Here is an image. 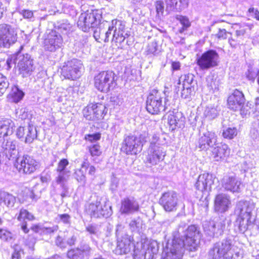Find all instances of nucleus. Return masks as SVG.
<instances>
[{
  "mask_svg": "<svg viewBox=\"0 0 259 259\" xmlns=\"http://www.w3.org/2000/svg\"><path fill=\"white\" fill-rule=\"evenodd\" d=\"M133 246L131 237L125 236L118 240L117 246L114 251L115 254L119 255L127 254L130 252Z\"/></svg>",
  "mask_w": 259,
  "mask_h": 259,
  "instance_id": "nucleus-25",
  "label": "nucleus"
},
{
  "mask_svg": "<svg viewBox=\"0 0 259 259\" xmlns=\"http://www.w3.org/2000/svg\"><path fill=\"white\" fill-rule=\"evenodd\" d=\"M7 79L3 74L0 73V96L2 95L9 87Z\"/></svg>",
  "mask_w": 259,
  "mask_h": 259,
  "instance_id": "nucleus-47",
  "label": "nucleus"
},
{
  "mask_svg": "<svg viewBox=\"0 0 259 259\" xmlns=\"http://www.w3.org/2000/svg\"><path fill=\"white\" fill-rule=\"evenodd\" d=\"M102 18L100 11L97 10L88 11L81 13L77 21V26L84 32L89 31L97 26Z\"/></svg>",
  "mask_w": 259,
  "mask_h": 259,
  "instance_id": "nucleus-5",
  "label": "nucleus"
},
{
  "mask_svg": "<svg viewBox=\"0 0 259 259\" xmlns=\"http://www.w3.org/2000/svg\"><path fill=\"white\" fill-rule=\"evenodd\" d=\"M166 151L159 142V139L154 135L147 151L145 161L151 165H156L162 161L166 156Z\"/></svg>",
  "mask_w": 259,
  "mask_h": 259,
  "instance_id": "nucleus-3",
  "label": "nucleus"
},
{
  "mask_svg": "<svg viewBox=\"0 0 259 259\" xmlns=\"http://www.w3.org/2000/svg\"><path fill=\"white\" fill-rule=\"evenodd\" d=\"M219 55L213 50H209L197 59V64L202 70H207L218 65Z\"/></svg>",
  "mask_w": 259,
  "mask_h": 259,
  "instance_id": "nucleus-13",
  "label": "nucleus"
},
{
  "mask_svg": "<svg viewBox=\"0 0 259 259\" xmlns=\"http://www.w3.org/2000/svg\"><path fill=\"white\" fill-rule=\"evenodd\" d=\"M185 240L174 236L171 243L168 242L164 249L162 259H181L184 248L190 251L196 249L200 238L199 231L194 225L189 226L185 234Z\"/></svg>",
  "mask_w": 259,
  "mask_h": 259,
  "instance_id": "nucleus-1",
  "label": "nucleus"
},
{
  "mask_svg": "<svg viewBox=\"0 0 259 259\" xmlns=\"http://www.w3.org/2000/svg\"><path fill=\"white\" fill-rule=\"evenodd\" d=\"M86 230L90 234H95L97 232L96 227L92 225H90L86 227Z\"/></svg>",
  "mask_w": 259,
  "mask_h": 259,
  "instance_id": "nucleus-62",
  "label": "nucleus"
},
{
  "mask_svg": "<svg viewBox=\"0 0 259 259\" xmlns=\"http://www.w3.org/2000/svg\"><path fill=\"white\" fill-rule=\"evenodd\" d=\"M17 40V29L7 24L0 25V47L9 48Z\"/></svg>",
  "mask_w": 259,
  "mask_h": 259,
  "instance_id": "nucleus-9",
  "label": "nucleus"
},
{
  "mask_svg": "<svg viewBox=\"0 0 259 259\" xmlns=\"http://www.w3.org/2000/svg\"><path fill=\"white\" fill-rule=\"evenodd\" d=\"M22 252V251H16L15 250V252L12 255V259H20Z\"/></svg>",
  "mask_w": 259,
  "mask_h": 259,
  "instance_id": "nucleus-64",
  "label": "nucleus"
},
{
  "mask_svg": "<svg viewBox=\"0 0 259 259\" xmlns=\"http://www.w3.org/2000/svg\"><path fill=\"white\" fill-rule=\"evenodd\" d=\"M245 98L242 92L235 90L229 96L228 98V108L234 111H240V114L242 116L249 114L248 110V103L244 106Z\"/></svg>",
  "mask_w": 259,
  "mask_h": 259,
  "instance_id": "nucleus-7",
  "label": "nucleus"
},
{
  "mask_svg": "<svg viewBox=\"0 0 259 259\" xmlns=\"http://www.w3.org/2000/svg\"><path fill=\"white\" fill-rule=\"evenodd\" d=\"M218 115V111L216 108L212 107H207L204 111V115L209 119H212L215 118Z\"/></svg>",
  "mask_w": 259,
  "mask_h": 259,
  "instance_id": "nucleus-45",
  "label": "nucleus"
},
{
  "mask_svg": "<svg viewBox=\"0 0 259 259\" xmlns=\"http://www.w3.org/2000/svg\"><path fill=\"white\" fill-rule=\"evenodd\" d=\"M139 210V203L134 198H126L122 200L120 209L121 213H132Z\"/></svg>",
  "mask_w": 259,
  "mask_h": 259,
  "instance_id": "nucleus-26",
  "label": "nucleus"
},
{
  "mask_svg": "<svg viewBox=\"0 0 259 259\" xmlns=\"http://www.w3.org/2000/svg\"><path fill=\"white\" fill-rule=\"evenodd\" d=\"M204 231L206 234L210 236H214L215 234H221L223 231L222 227H219L218 225L217 228L216 227V224L213 221L205 222L203 225Z\"/></svg>",
  "mask_w": 259,
  "mask_h": 259,
  "instance_id": "nucleus-31",
  "label": "nucleus"
},
{
  "mask_svg": "<svg viewBox=\"0 0 259 259\" xmlns=\"http://www.w3.org/2000/svg\"><path fill=\"white\" fill-rule=\"evenodd\" d=\"M246 29L244 27H240L239 29L236 30L235 31V35L237 38H242L246 33Z\"/></svg>",
  "mask_w": 259,
  "mask_h": 259,
  "instance_id": "nucleus-58",
  "label": "nucleus"
},
{
  "mask_svg": "<svg viewBox=\"0 0 259 259\" xmlns=\"http://www.w3.org/2000/svg\"><path fill=\"white\" fill-rule=\"evenodd\" d=\"M16 62L20 74L23 77L30 75L34 70L33 60L29 55L18 54L16 57Z\"/></svg>",
  "mask_w": 259,
  "mask_h": 259,
  "instance_id": "nucleus-15",
  "label": "nucleus"
},
{
  "mask_svg": "<svg viewBox=\"0 0 259 259\" xmlns=\"http://www.w3.org/2000/svg\"><path fill=\"white\" fill-rule=\"evenodd\" d=\"M86 211L92 217L94 218H108L112 214L111 207L107 206L105 203H102L99 200L89 204L86 207Z\"/></svg>",
  "mask_w": 259,
  "mask_h": 259,
  "instance_id": "nucleus-12",
  "label": "nucleus"
},
{
  "mask_svg": "<svg viewBox=\"0 0 259 259\" xmlns=\"http://www.w3.org/2000/svg\"><path fill=\"white\" fill-rule=\"evenodd\" d=\"M67 239L66 240V242L67 244L69 245H73L75 244V242L76 240V236L72 233H67Z\"/></svg>",
  "mask_w": 259,
  "mask_h": 259,
  "instance_id": "nucleus-54",
  "label": "nucleus"
},
{
  "mask_svg": "<svg viewBox=\"0 0 259 259\" xmlns=\"http://www.w3.org/2000/svg\"><path fill=\"white\" fill-rule=\"evenodd\" d=\"M16 135L19 139L25 138L26 143H31L37 137L36 130L32 124L27 127L20 126L17 131Z\"/></svg>",
  "mask_w": 259,
  "mask_h": 259,
  "instance_id": "nucleus-24",
  "label": "nucleus"
},
{
  "mask_svg": "<svg viewBox=\"0 0 259 259\" xmlns=\"http://www.w3.org/2000/svg\"><path fill=\"white\" fill-rule=\"evenodd\" d=\"M17 220L19 221H23L25 220L28 221H33L35 218L33 215L29 212L27 210L22 208L20 209V212L17 216Z\"/></svg>",
  "mask_w": 259,
  "mask_h": 259,
  "instance_id": "nucleus-39",
  "label": "nucleus"
},
{
  "mask_svg": "<svg viewBox=\"0 0 259 259\" xmlns=\"http://www.w3.org/2000/svg\"><path fill=\"white\" fill-rule=\"evenodd\" d=\"M58 217L61 220L64 224H69L70 223V217L68 214H62L58 215Z\"/></svg>",
  "mask_w": 259,
  "mask_h": 259,
  "instance_id": "nucleus-59",
  "label": "nucleus"
},
{
  "mask_svg": "<svg viewBox=\"0 0 259 259\" xmlns=\"http://www.w3.org/2000/svg\"><path fill=\"white\" fill-rule=\"evenodd\" d=\"M10 96L12 98V101L17 103L22 99L24 96V93L18 88V86L15 85L12 88Z\"/></svg>",
  "mask_w": 259,
  "mask_h": 259,
  "instance_id": "nucleus-38",
  "label": "nucleus"
},
{
  "mask_svg": "<svg viewBox=\"0 0 259 259\" xmlns=\"http://www.w3.org/2000/svg\"><path fill=\"white\" fill-rule=\"evenodd\" d=\"M232 207V202L229 195L225 193L217 195L214 201V209L218 213H224Z\"/></svg>",
  "mask_w": 259,
  "mask_h": 259,
  "instance_id": "nucleus-19",
  "label": "nucleus"
},
{
  "mask_svg": "<svg viewBox=\"0 0 259 259\" xmlns=\"http://www.w3.org/2000/svg\"><path fill=\"white\" fill-rule=\"evenodd\" d=\"M58 176L56 178V182L62 186L67 181L69 176L70 171H57Z\"/></svg>",
  "mask_w": 259,
  "mask_h": 259,
  "instance_id": "nucleus-42",
  "label": "nucleus"
},
{
  "mask_svg": "<svg viewBox=\"0 0 259 259\" xmlns=\"http://www.w3.org/2000/svg\"><path fill=\"white\" fill-rule=\"evenodd\" d=\"M94 104L88 105L83 110V114L84 117L90 120H95Z\"/></svg>",
  "mask_w": 259,
  "mask_h": 259,
  "instance_id": "nucleus-41",
  "label": "nucleus"
},
{
  "mask_svg": "<svg viewBox=\"0 0 259 259\" xmlns=\"http://www.w3.org/2000/svg\"><path fill=\"white\" fill-rule=\"evenodd\" d=\"M0 198L4 204L9 207H13L16 202V197L13 195L6 192L1 193Z\"/></svg>",
  "mask_w": 259,
  "mask_h": 259,
  "instance_id": "nucleus-36",
  "label": "nucleus"
},
{
  "mask_svg": "<svg viewBox=\"0 0 259 259\" xmlns=\"http://www.w3.org/2000/svg\"><path fill=\"white\" fill-rule=\"evenodd\" d=\"M237 130L235 127H228L223 130V136L225 139H232L237 135Z\"/></svg>",
  "mask_w": 259,
  "mask_h": 259,
  "instance_id": "nucleus-40",
  "label": "nucleus"
},
{
  "mask_svg": "<svg viewBox=\"0 0 259 259\" xmlns=\"http://www.w3.org/2000/svg\"><path fill=\"white\" fill-rule=\"evenodd\" d=\"M91 248L88 245H84L80 248L72 249L67 252V256L72 259H82L89 255Z\"/></svg>",
  "mask_w": 259,
  "mask_h": 259,
  "instance_id": "nucleus-30",
  "label": "nucleus"
},
{
  "mask_svg": "<svg viewBox=\"0 0 259 259\" xmlns=\"http://www.w3.org/2000/svg\"><path fill=\"white\" fill-rule=\"evenodd\" d=\"M63 38L61 35L55 30H51L48 34L44 41L45 50L55 52L61 48Z\"/></svg>",
  "mask_w": 259,
  "mask_h": 259,
  "instance_id": "nucleus-18",
  "label": "nucleus"
},
{
  "mask_svg": "<svg viewBox=\"0 0 259 259\" xmlns=\"http://www.w3.org/2000/svg\"><path fill=\"white\" fill-rule=\"evenodd\" d=\"M101 135L99 133L94 134L92 135H88L85 137V139L91 142H96L100 140Z\"/></svg>",
  "mask_w": 259,
  "mask_h": 259,
  "instance_id": "nucleus-55",
  "label": "nucleus"
},
{
  "mask_svg": "<svg viewBox=\"0 0 259 259\" xmlns=\"http://www.w3.org/2000/svg\"><path fill=\"white\" fill-rule=\"evenodd\" d=\"M254 208L253 203L247 201H240L236 205L235 212L238 216H246V213L248 214V216H251Z\"/></svg>",
  "mask_w": 259,
  "mask_h": 259,
  "instance_id": "nucleus-28",
  "label": "nucleus"
},
{
  "mask_svg": "<svg viewBox=\"0 0 259 259\" xmlns=\"http://www.w3.org/2000/svg\"><path fill=\"white\" fill-rule=\"evenodd\" d=\"M232 248L230 239H224L215 243L208 253L207 259H231L229 251Z\"/></svg>",
  "mask_w": 259,
  "mask_h": 259,
  "instance_id": "nucleus-6",
  "label": "nucleus"
},
{
  "mask_svg": "<svg viewBox=\"0 0 259 259\" xmlns=\"http://www.w3.org/2000/svg\"><path fill=\"white\" fill-rule=\"evenodd\" d=\"M251 216L246 213V216H238L236 221V225L238 226L239 231L241 233H244L248 229V226L251 224Z\"/></svg>",
  "mask_w": 259,
  "mask_h": 259,
  "instance_id": "nucleus-33",
  "label": "nucleus"
},
{
  "mask_svg": "<svg viewBox=\"0 0 259 259\" xmlns=\"http://www.w3.org/2000/svg\"><path fill=\"white\" fill-rule=\"evenodd\" d=\"M90 152L92 156H100L102 152L100 149V146L98 145H94L90 148Z\"/></svg>",
  "mask_w": 259,
  "mask_h": 259,
  "instance_id": "nucleus-52",
  "label": "nucleus"
},
{
  "mask_svg": "<svg viewBox=\"0 0 259 259\" xmlns=\"http://www.w3.org/2000/svg\"><path fill=\"white\" fill-rule=\"evenodd\" d=\"M19 13L22 15L24 19L29 21H32L34 18V11L28 9H23L19 11Z\"/></svg>",
  "mask_w": 259,
  "mask_h": 259,
  "instance_id": "nucleus-48",
  "label": "nucleus"
},
{
  "mask_svg": "<svg viewBox=\"0 0 259 259\" xmlns=\"http://www.w3.org/2000/svg\"><path fill=\"white\" fill-rule=\"evenodd\" d=\"M217 136L211 132H207L200 137L198 141V147L202 150H207L212 148L211 157L215 161L226 160L230 154V149L228 145L221 143L217 146Z\"/></svg>",
  "mask_w": 259,
  "mask_h": 259,
  "instance_id": "nucleus-2",
  "label": "nucleus"
},
{
  "mask_svg": "<svg viewBox=\"0 0 259 259\" xmlns=\"http://www.w3.org/2000/svg\"><path fill=\"white\" fill-rule=\"evenodd\" d=\"M39 163L30 156L24 155L17 160V168L20 172L30 174L39 168Z\"/></svg>",
  "mask_w": 259,
  "mask_h": 259,
  "instance_id": "nucleus-16",
  "label": "nucleus"
},
{
  "mask_svg": "<svg viewBox=\"0 0 259 259\" xmlns=\"http://www.w3.org/2000/svg\"><path fill=\"white\" fill-rule=\"evenodd\" d=\"M74 178L75 179L80 183L84 184L85 182V175L81 169H77L74 172Z\"/></svg>",
  "mask_w": 259,
  "mask_h": 259,
  "instance_id": "nucleus-50",
  "label": "nucleus"
},
{
  "mask_svg": "<svg viewBox=\"0 0 259 259\" xmlns=\"http://www.w3.org/2000/svg\"><path fill=\"white\" fill-rule=\"evenodd\" d=\"M158 51L157 42L153 41L148 44L146 49V54L147 55H156Z\"/></svg>",
  "mask_w": 259,
  "mask_h": 259,
  "instance_id": "nucleus-43",
  "label": "nucleus"
},
{
  "mask_svg": "<svg viewBox=\"0 0 259 259\" xmlns=\"http://www.w3.org/2000/svg\"><path fill=\"white\" fill-rule=\"evenodd\" d=\"M57 29L63 34H68L73 31L74 27L67 20H63L58 24Z\"/></svg>",
  "mask_w": 259,
  "mask_h": 259,
  "instance_id": "nucleus-37",
  "label": "nucleus"
},
{
  "mask_svg": "<svg viewBox=\"0 0 259 259\" xmlns=\"http://www.w3.org/2000/svg\"><path fill=\"white\" fill-rule=\"evenodd\" d=\"M177 195L173 191L165 192L162 194L159 203L166 211H171L176 209L177 205Z\"/></svg>",
  "mask_w": 259,
  "mask_h": 259,
  "instance_id": "nucleus-21",
  "label": "nucleus"
},
{
  "mask_svg": "<svg viewBox=\"0 0 259 259\" xmlns=\"http://www.w3.org/2000/svg\"><path fill=\"white\" fill-rule=\"evenodd\" d=\"M215 176L209 173H203L200 175L195 184L196 189L201 192L203 195H208L211 190V187L214 184Z\"/></svg>",
  "mask_w": 259,
  "mask_h": 259,
  "instance_id": "nucleus-14",
  "label": "nucleus"
},
{
  "mask_svg": "<svg viewBox=\"0 0 259 259\" xmlns=\"http://www.w3.org/2000/svg\"><path fill=\"white\" fill-rule=\"evenodd\" d=\"M156 12L158 15H162L164 11V4L161 1H157L155 3Z\"/></svg>",
  "mask_w": 259,
  "mask_h": 259,
  "instance_id": "nucleus-56",
  "label": "nucleus"
},
{
  "mask_svg": "<svg viewBox=\"0 0 259 259\" xmlns=\"http://www.w3.org/2000/svg\"><path fill=\"white\" fill-rule=\"evenodd\" d=\"M228 33H229L224 29H220L217 34V36L219 38L225 39L227 38Z\"/></svg>",
  "mask_w": 259,
  "mask_h": 259,
  "instance_id": "nucleus-60",
  "label": "nucleus"
},
{
  "mask_svg": "<svg viewBox=\"0 0 259 259\" xmlns=\"http://www.w3.org/2000/svg\"><path fill=\"white\" fill-rule=\"evenodd\" d=\"M69 164V162L66 159H61L58 163L56 169L57 171H69L66 169L67 166Z\"/></svg>",
  "mask_w": 259,
  "mask_h": 259,
  "instance_id": "nucleus-51",
  "label": "nucleus"
},
{
  "mask_svg": "<svg viewBox=\"0 0 259 259\" xmlns=\"http://www.w3.org/2000/svg\"><path fill=\"white\" fill-rule=\"evenodd\" d=\"M167 120L169 130L174 131L177 127H181L184 125L185 117L182 112L175 109L169 111Z\"/></svg>",
  "mask_w": 259,
  "mask_h": 259,
  "instance_id": "nucleus-22",
  "label": "nucleus"
},
{
  "mask_svg": "<svg viewBox=\"0 0 259 259\" xmlns=\"http://www.w3.org/2000/svg\"><path fill=\"white\" fill-rule=\"evenodd\" d=\"M111 27L109 25L105 27L103 25H100L99 27L96 28L94 31V37L95 39L98 42H108L109 37L111 36Z\"/></svg>",
  "mask_w": 259,
  "mask_h": 259,
  "instance_id": "nucleus-27",
  "label": "nucleus"
},
{
  "mask_svg": "<svg viewBox=\"0 0 259 259\" xmlns=\"http://www.w3.org/2000/svg\"><path fill=\"white\" fill-rule=\"evenodd\" d=\"M31 229L35 233L40 235L51 234L58 230V226H54L52 227H45L40 225H33Z\"/></svg>",
  "mask_w": 259,
  "mask_h": 259,
  "instance_id": "nucleus-34",
  "label": "nucleus"
},
{
  "mask_svg": "<svg viewBox=\"0 0 259 259\" xmlns=\"http://www.w3.org/2000/svg\"><path fill=\"white\" fill-rule=\"evenodd\" d=\"M0 239L5 241H9L12 239V234L6 229H0Z\"/></svg>",
  "mask_w": 259,
  "mask_h": 259,
  "instance_id": "nucleus-49",
  "label": "nucleus"
},
{
  "mask_svg": "<svg viewBox=\"0 0 259 259\" xmlns=\"http://www.w3.org/2000/svg\"><path fill=\"white\" fill-rule=\"evenodd\" d=\"M222 186L233 193H239L243 186L241 180L235 176H226L222 180Z\"/></svg>",
  "mask_w": 259,
  "mask_h": 259,
  "instance_id": "nucleus-20",
  "label": "nucleus"
},
{
  "mask_svg": "<svg viewBox=\"0 0 259 259\" xmlns=\"http://www.w3.org/2000/svg\"><path fill=\"white\" fill-rule=\"evenodd\" d=\"M254 107L253 110L255 116H259V97L255 98L254 102Z\"/></svg>",
  "mask_w": 259,
  "mask_h": 259,
  "instance_id": "nucleus-61",
  "label": "nucleus"
},
{
  "mask_svg": "<svg viewBox=\"0 0 259 259\" xmlns=\"http://www.w3.org/2000/svg\"><path fill=\"white\" fill-rule=\"evenodd\" d=\"M66 240L65 236H64L63 238L62 236L59 235L57 236L56 240V244L57 246H60V247H66V242L64 240Z\"/></svg>",
  "mask_w": 259,
  "mask_h": 259,
  "instance_id": "nucleus-57",
  "label": "nucleus"
},
{
  "mask_svg": "<svg viewBox=\"0 0 259 259\" xmlns=\"http://www.w3.org/2000/svg\"><path fill=\"white\" fill-rule=\"evenodd\" d=\"M16 142L15 141L10 139L5 140L4 138V141L2 144V148L4 150V152H5V154L9 158H10L12 155L15 154L16 151Z\"/></svg>",
  "mask_w": 259,
  "mask_h": 259,
  "instance_id": "nucleus-32",
  "label": "nucleus"
},
{
  "mask_svg": "<svg viewBox=\"0 0 259 259\" xmlns=\"http://www.w3.org/2000/svg\"><path fill=\"white\" fill-rule=\"evenodd\" d=\"M14 123L8 118H5L0 120V137L4 138L11 135L13 133Z\"/></svg>",
  "mask_w": 259,
  "mask_h": 259,
  "instance_id": "nucleus-29",
  "label": "nucleus"
},
{
  "mask_svg": "<svg viewBox=\"0 0 259 259\" xmlns=\"http://www.w3.org/2000/svg\"><path fill=\"white\" fill-rule=\"evenodd\" d=\"M229 256H231V259H239L242 257V250L240 248L232 245V248L229 251Z\"/></svg>",
  "mask_w": 259,
  "mask_h": 259,
  "instance_id": "nucleus-44",
  "label": "nucleus"
},
{
  "mask_svg": "<svg viewBox=\"0 0 259 259\" xmlns=\"http://www.w3.org/2000/svg\"><path fill=\"white\" fill-rule=\"evenodd\" d=\"M249 12L252 13L254 16V17L256 20H259V12L254 8H250L249 9Z\"/></svg>",
  "mask_w": 259,
  "mask_h": 259,
  "instance_id": "nucleus-63",
  "label": "nucleus"
},
{
  "mask_svg": "<svg viewBox=\"0 0 259 259\" xmlns=\"http://www.w3.org/2000/svg\"><path fill=\"white\" fill-rule=\"evenodd\" d=\"M177 19L179 20L180 23L182 25L183 30H181L180 32H182L184 30L186 29L188 27H189L191 25V23L189 20V19L186 17L182 15L177 16L176 17Z\"/></svg>",
  "mask_w": 259,
  "mask_h": 259,
  "instance_id": "nucleus-46",
  "label": "nucleus"
},
{
  "mask_svg": "<svg viewBox=\"0 0 259 259\" xmlns=\"http://www.w3.org/2000/svg\"><path fill=\"white\" fill-rule=\"evenodd\" d=\"M167 108L166 104L162 103L161 94L158 91L153 90L148 95L146 101L147 111L152 114H158Z\"/></svg>",
  "mask_w": 259,
  "mask_h": 259,
  "instance_id": "nucleus-8",
  "label": "nucleus"
},
{
  "mask_svg": "<svg viewBox=\"0 0 259 259\" xmlns=\"http://www.w3.org/2000/svg\"><path fill=\"white\" fill-rule=\"evenodd\" d=\"M247 78L252 81H254L257 75V71L250 68L249 69L246 73Z\"/></svg>",
  "mask_w": 259,
  "mask_h": 259,
  "instance_id": "nucleus-53",
  "label": "nucleus"
},
{
  "mask_svg": "<svg viewBox=\"0 0 259 259\" xmlns=\"http://www.w3.org/2000/svg\"><path fill=\"white\" fill-rule=\"evenodd\" d=\"M111 27V35L112 42L120 44L123 42L128 34L125 32V25L120 21H112Z\"/></svg>",
  "mask_w": 259,
  "mask_h": 259,
  "instance_id": "nucleus-17",
  "label": "nucleus"
},
{
  "mask_svg": "<svg viewBox=\"0 0 259 259\" xmlns=\"http://www.w3.org/2000/svg\"><path fill=\"white\" fill-rule=\"evenodd\" d=\"M146 134L143 137L141 135L139 138L134 136H130L125 138L121 150L127 154L136 155L140 152L142 149V143L146 141Z\"/></svg>",
  "mask_w": 259,
  "mask_h": 259,
  "instance_id": "nucleus-10",
  "label": "nucleus"
},
{
  "mask_svg": "<svg viewBox=\"0 0 259 259\" xmlns=\"http://www.w3.org/2000/svg\"><path fill=\"white\" fill-rule=\"evenodd\" d=\"M82 64L76 59L67 62L62 68L61 75L65 78L75 80L81 75Z\"/></svg>",
  "mask_w": 259,
  "mask_h": 259,
  "instance_id": "nucleus-11",
  "label": "nucleus"
},
{
  "mask_svg": "<svg viewBox=\"0 0 259 259\" xmlns=\"http://www.w3.org/2000/svg\"><path fill=\"white\" fill-rule=\"evenodd\" d=\"M94 106L95 120L103 119L107 112V109L106 106L101 103L94 104Z\"/></svg>",
  "mask_w": 259,
  "mask_h": 259,
  "instance_id": "nucleus-35",
  "label": "nucleus"
},
{
  "mask_svg": "<svg viewBox=\"0 0 259 259\" xmlns=\"http://www.w3.org/2000/svg\"><path fill=\"white\" fill-rule=\"evenodd\" d=\"M182 80V97L185 99L189 97L194 92L195 82L194 76L192 74H188L182 76L180 81Z\"/></svg>",
  "mask_w": 259,
  "mask_h": 259,
  "instance_id": "nucleus-23",
  "label": "nucleus"
},
{
  "mask_svg": "<svg viewBox=\"0 0 259 259\" xmlns=\"http://www.w3.org/2000/svg\"><path fill=\"white\" fill-rule=\"evenodd\" d=\"M95 87L99 91L107 93L117 85L116 76L112 71H102L94 78Z\"/></svg>",
  "mask_w": 259,
  "mask_h": 259,
  "instance_id": "nucleus-4",
  "label": "nucleus"
}]
</instances>
